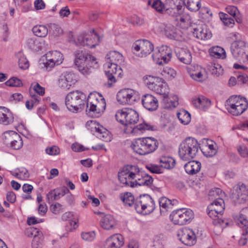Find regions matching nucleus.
Here are the masks:
<instances>
[{
  "mask_svg": "<svg viewBox=\"0 0 248 248\" xmlns=\"http://www.w3.org/2000/svg\"><path fill=\"white\" fill-rule=\"evenodd\" d=\"M106 62L104 65L109 87L116 82L115 76L120 77L122 69L120 65L124 62L123 55L117 51H110L106 56Z\"/></svg>",
  "mask_w": 248,
  "mask_h": 248,
  "instance_id": "f257e3e1",
  "label": "nucleus"
},
{
  "mask_svg": "<svg viewBox=\"0 0 248 248\" xmlns=\"http://www.w3.org/2000/svg\"><path fill=\"white\" fill-rule=\"evenodd\" d=\"M74 55L75 65L79 72L86 77L99 66L96 59L86 51L77 50Z\"/></svg>",
  "mask_w": 248,
  "mask_h": 248,
  "instance_id": "f03ea898",
  "label": "nucleus"
},
{
  "mask_svg": "<svg viewBox=\"0 0 248 248\" xmlns=\"http://www.w3.org/2000/svg\"><path fill=\"white\" fill-rule=\"evenodd\" d=\"M86 103V95L83 92L76 90L69 93L65 98L67 109L74 113L81 111Z\"/></svg>",
  "mask_w": 248,
  "mask_h": 248,
  "instance_id": "7ed1b4c3",
  "label": "nucleus"
},
{
  "mask_svg": "<svg viewBox=\"0 0 248 248\" xmlns=\"http://www.w3.org/2000/svg\"><path fill=\"white\" fill-rule=\"evenodd\" d=\"M131 147L135 153L146 155L154 152L157 148L158 142L153 138H139L132 141Z\"/></svg>",
  "mask_w": 248,
  "mask_h": 248,
  "instance_id": "20e7f679",
  "label": "nucleus"
},
{
  "mask_svg": "<svg viewBox=\"0 0 248 248\" xmlns=\"http://www.w3.org/2000/svg\"><path fill=\"white\" fill-rule=\"evenodd\" d=\"M199 148L197 140L192 137L187 138L179 145L180 157L184 160L192 159L197 155Z\"/></svg>",
  "mask_w": 248,
  "mask_h": 248,
  "instance_id": "39448f33",
  "label": "nucleus"
},
{
  "mask_svg": "<svg viewBox=\"0 0 248 248\" xmlns=\"http://www.w3.org/2000/svg\"><path fill=\"white\" fill-rule=\"evenodd\" d=\"M226 106L231 114L238 116L248 108V102L245 97L240 95H233L227 100Z\"/></svg>",
  "mask_w": 248,
  "mask_h": 248,
  "instance_id": "423d86ee",
  "label": "nucleus"
},
{
  "mask_svg": "<svg viewBox=\"0 0 248 248\" xmlns=\"http://www.w3.org/2000/svg\"><path fill=\"white\" fill-rule=\"evenodd\" d=\"M116 120L124 125H134L139 120V115L135 110L125 108L118 110L115 114Z\"/></svg>",
  "mask_w": 248,
  "mask_h": 248,
  "instance_id": "0eeeda50",
  "label": "nucleus"
},
{
  "mask_svg": "<svg viewBox=\"0 0 248 248\" xmlns=\"http://www.w3.org/2000/svg\"><path fill=\"white\" fill-rule=\"evenodd\" d=\"M134 207L138 213L147 215L154 211L155 209V203L150 196L144 194L136 199Z\"/></svg>",
  "mask_w": 248,
  "mask_h": 248,
  "instance_id": "6e6552de",
  "label": "nucleus"
},
{
  "mask_svg": "<svg viewBox=\"0 0 248 248\" xmlns=\"http://www.w3.org/2000/svg\"><path fill=\"white\" fill-rule=\"evenodd\" d=\"M194 217L192 210L181 208L173 211L170 215V219L175 225H183L189 223Z\"/></svg>",
  "mask_w": 248,
  "mask_h": 248,
  "instance_id": "1a4fd4ad",
  "label": "nucleus"
},
{
  "mask_svg": "<svg viewBox=\"0 0 248 248\" xmlns=\"http://www.w3.org/2000/svg\"><path fill=\"white\" fill-rule=\"evenodd\" d=\"M138 170V167L134 165H127L123 167L118 173V178L120 182L127 186L134 187V180L136 173Z\"/></svg>",
  "mask_w": 248,
  "mask_h": 248,
  "instance_id": "9d476101",
  "label": "nucleus"
},
{
  "mask_svg": "<svg viewBox=\"0 0 248 248\" xmlns=\"http://www.w3.org/2000/svg\"><path fill=\"white\" fill-rule=\"evenodd\" d=\"M152 58L154 61L158 65L168 63L172 55L171 49L167 46H162L154 49Z\"/></svg>",
  "mask_w": 248,
  "mask_h": 248,
  "instance_id": "9b49d317",
  "label": "nucleus"
},
{
  "mask_svg": "<svg viewBox=\"0 0 248 248\" xmlns=\"http://www.w3.org/2000/svg\"><path fill=\"white\" fill-rule=\"evenodd\" d=\"M154 50V45L147 40H139L132 46V51L137 57L143 58L150 54Z\"/></svg>",
  "mask_w": 248,
  "mask_h": 248,
  "instance_id": "f8f14e48",
  "label": "nucleus"
},
{
  "mask_svg": "<svg viewBox=\"0 0 248 248\" xmlns=\"http://www.w3.org/2000/svg\"><path fill=\"white\" fill-rule=\"evenodd\" d=\"M117 100L122 105H133L139 99V93L129 88L121 90L117 94Z\"/></svg>",
  "mask_w": 248,
  "mask_h": 248,
  "instance_id": "ddd939ff",
  "label": "nucleus"
},
{
  "mask_svg": "<svg viewBox=\"0 0 248 248\" xmlns=\"http://www.w3.org/2000/svg\"><path fill=\"white\" fill-rule=\"evenodd\" d=\"M45 56L46 61L43 64L47 70L51 69L55 65H60L64 60L63 54L57 50L49 51Z\"/></svg>",
  "mask_w": 248,
  "mask_h": 248,
  "instance_id": "4468645a",
  "label": "nucleus"
},
{
  "mask_svg": "<svg viewBox=\"0 0 248 248\" xmlns=\"http://www.w3.org/2000/svg\"><path fill=\"white\" fill-rule=\"evenodd\" d=\"M99 38L93 32L91 34H81L78 36L76 43L78 46H86L89 48H93L98 44Z\"/></svg>",
  "mask_w": 248,
  "mask_h": 248,
  "instance_id": "2eb2a0df",
  "label": "nucleus"
},
{
  "mask_svg": "<svg viewBox=\"0 0 248 248\" xmlns=\"http://www.w3.org/2000/svg\"><path fill=\"white\" fill-rule=\"evenodd\" d=\"M177 236L179 240L187 246H193L196 243V236L194 232L185 227L178 230Z\"/></svg>",
  "mask_w": 248,
  "mask_h": 248,
  "instance_id": "dca6fc26",
  "label": "nucleus"
},
{
  "mask_svg": "<svg viewBox=\"0 0 248 248\" xmlns=\"http://www.w3.org/2000/svg\"><path fill=\"white\" fill-rule=\"evenodd\" d=\"M78 81L76 75L73 72H66L62 73L59 79L60 87L63 89L68 90L74 86Z\"/></svg>",
  "mask_w": 248,
  "mask_h": 248,
  "instance_id": "f3484780",
  "label": "nucleus"
},
{
  "mask_svg": "<svg viewBox=\"0 0 248 248\" xmlns=\"http://www.w3.org/2000/svg\"><path fill=\"white\" fill-rule=\"evenodd\" d=\"M225 209L224 201L222 198H217V200H214L208 206L207 214L209 216L214 218L217 217L218 215H221Z\"/></svg>",
  "mask_w": 248,
  "mask_h": 248,
  "instance_id": "a211bd4d",
  "label": "nucleus"
},
{
  "mask_svg": "<svg viewBox=\"0 0 248 248\" xmlns=\"http://www.w3.org/2000/svg\"><path fill=\"white\" fill-rule=\"evenodd\" d=\"M138 172L136 173L134 183V187L137 186H150L153 182V178L146 174L143 171L141 170L138 167Z\"/></svg>",
  "mask_w": 248,
  "mask_h": 248,
  "instance_id": "6ab92c4d",
  "label": "nucleus"
},
{
  "mask_svg": "<svg viewBox=\"0 0 248 248\" xmlns=\"http://www.w3.org/2000/svg\"><path fill=\"white\" fill-rule=\"evenodd\" d=\"M248 48L246 43L243 41H235L231 46V52L233 57L237 60L244 58Z\"/></svg>",
  "mask_w": 248,
  "mask_h": 248,
  "instance_id": "aec40b11",
  "label": "nucleus"
},
{
  "mask_svg": "<svg viewBox=\"0 0 248 248\" xmlns=\"http://www.w3.org/2000/svg\"><path fill=\"white\" fill-rule=\"evenodd\" d=\"M124 244V238L119 233L114 234L108 237L104 244V248H121Z\"/></svg>",
  "mask_w": 248,
  "mask_h": 248,
  "instance_id": "412c9836",
  "label": "nucleus"
},
{
  "mask_svg": "<svg viewBox=\"0 0 248 248\" xmlns=\"http://www.w3.org/2000/svg\"><path fill=\"white\" fill-rule=\"evenodd\" d=\"M233 198L236 202L242 204L248 201V186L242 184L239 186L234 194Z\"/></svg>",
  "mask_w": 248,
  "mask_h": 248,
  "instance_id": "4be33fe9",
  "label": "nucleus"
},
{
  "mask_svg": "<svg viewBox=\"0 0 248 248\" xmlns=\"http://www.w3.org/2000/svg\"><path fill=\"white\" fill-rule=\"evenodd\" d=\"M87 101L89 103H93L98 107V111H104L106 103L104 98L99 93L94 92L90 93Z\"/></svg>",
  "mask_w": 248,
  "mask_h": 248,
  "instance_id": "5701e85b",
  "label": "nucleus"
},
{
  "mask_svg": "<svg viewBox=\"0 0 248 248\" xmlns=\"http://www.w3.org/2000/svg\"><path fill=\"white\" fill-rule=\"evenodd\" d=\"M142 104L143 107L149 111H155L158 107V100L150 94H145L142 96Z\"/></svg>",
  "mask_w": 248,
  "mask_h": 248,
  "instance_id": "b1692460",
  "label": "nucleus"
},
{
  "mask_svg": "<svg viewBox=\"0 0 248 248\" xmlns=\"http://www.w3.org/2000/svg\"><path fill=\"white\" fill-rule=\"evenodd\" d=\"M236 221L242 231V236L238 241L239 245L244 246L247 243L248 238V220L244 218L240 219L236 217Z\"/></svg>",
  "mask_w": 248,
  "mask_h": 248,
  "instance_id": "393cba45",
  "label": "nucleus"
},
{
  "mask_svg": "<svg viewBox=\"0 0 248 248\" xmlns=\"http://www.w3.org/2000/svg\"><path fill=\"white\" fill-rule=\"evenodd\" d=\"M14 116L12 112L7 108L0 107V124L7 125L12 124Z\"/></svg>",
  "mask_w": 248,
  "mask_h": 248,
  "instance_id": "a878e982",
  "label": "nucleus"
},
{
  "mask_svg": "<svg viewBox=\"0 0 248 248\" xmlns=\"http://www.w3.org/2000/svg\"><path fill=\"white\" fill-rule=\"evenodd\" d=\"M117 224L114 217L110 215H106L100 220V226L106 230H110L115 228Z\"/></svg>",
  "mask_w": 248,
  "mask_h": 248,
  "instance_id": "bb28decb",
  "label": "nucleus"
},
{
  "mask_svg": "<svg viewBox=\"0 0 248 248\" xmlns=\"http://www.w3.org/2000/svg\"><path fill=\"white\" fill-rule=\"evenodd\" d=\"M165 33L168 38L171 39L176 41H181L183 39L181 31L170 25L166 26Z\"/></svg>",
  "mask_w": 248,
  "mask_h": 248,
  "instance_id": "cd10ccee",
  "label": "nucleus"
},
{
  "mask_svg": "<svg viewBox=\"0 0 248 248\" xmlns=\"http://www.w3.org/2000/svg\"><path fill=\"white\" fill-rule=\"evenodd\" d=\"M163 80L162 78L151 75L146 76L144 77L145 84L150 90L155 92L158 86L163 81Z\"/></svg>",
  "mask_w": 248,
  "mask_h": 248,
  "instance_id": "c85d7f7f",
  "label": "nucleus"
},
{
  "mask_svg": "<svg viewBox=\"0 0 248 248\" xmlns=\"http://www.w3.org/2000/svg\"><path fill=\"white\" fill-rule=\"evenodd\" d=\"M45 41L42 39L35 37L27 39L26 45L28 47L34 51L41 50L44 46Z\"/></svg>",
  "mask_w": 248,
  "mask_h": 248,
  "instance_id": "c756f323",
  "label": "nucleus"
},
{
  "mask_svg": "<svg viewBox=\"0 0 248 248\" xmlns=\"http://www.w3.org/2000/svg\"><path fill=\"white\" fill-rule=\"evenodd\" d=\"M190 77L195 80L202 82L207 78L206 70L201 66H198L197 69L190 73Z\"/></svg>",
  "mask_w": 248,
  "mask_h": 248,
  "instance_id": "7c9ffc66",
  "label": "nucleus"
},
{
  "mask_svg": "<svg viewBox=\"0 0 248 248\" xmlns=\"http://www.w3.org/2000/svg\"><path fill=\"white\" fill-rule=\"evenodd\" d=\"M177 202V201L176 200L171 201L165 197L160 198L159 200V204L161 213H165L171 209L173 205Z\"/></svg>",
  "mask_w": 248,
  "mask_h": 248,
  "instance_id": "2f4dec72",
  "label": "nucleus"
},
{
  "mask_svg": "<svg viewBox=\"0 0 248 248\" xmlns=\"http://www.w3.org/2000/svg\"><path fill=\"white\" fill-rule=\"evenodd\" d=\"M184 5L183 0H166V6L167 11L171 9L173 14H177L181 10Z\"/></svg>",
  "mask_w": 248,
  "mask_h": 248,
  "instance_id": "473e14b6",
  "label": "nucleus"
},
{
  "mask_svg": "<svg viewBox=\"0 0 248 248\" xmlns=\"http://www.w3.org/2000/svg\"><path fill=\"white\" fill-rule=\"evenodd\" d=\"M176 56L181 62L185 64H188L191 62V54L190 52L186 49H178L176 51Z\"/></svg>",
  "mask_w": 248,
  "mask_h": 248,
  "instance_id": "72a5a7b5",
  "label": "nucleus"
},
{
  "mask_svg": "<svg viewBox=\"0 0 248 248\" xmlns=\"http://www.w3.org/2000/svg\"><path fill=\"white\" fill-rule=\"evenodd\" d=\"M184 168L187 173L193 175L197 173L200 170L201 164L198 161H189L185 165Z\"/></svg>",
  "mask_w": 248,
  "mask_h": 248,
  "instance_id": "f704fd0d",
  "label": "nucleus"
},
{
  "mask_svg": "<svg viewBox=\"0 0 248 248\" xmlns=\"http://www.w3.org/2000/svg\"><path fill=\"white\" fill-rule=\"evenodd\" d=\"M194 36L201 40H207L211 38L212 33L206 28L199 27L194 29Z\"/></svg>",
  "mask_w": 248,
  "mask_h": 248,
  "instance_id": "c9c22d12",
  "label": "nucleus"
},
{
  "mask_svg": "<svg viewBox=\"0 0 248 248\" xmlns=\"http://www.w3.org/2000/svg\"><path fill=\"white\" fill-rule=\"evenodd\" d=\"M192 103L196 108L202 109L209 107L211 104L210 101L203 96L193 99Z\"/></svg>",
  "mask_w": 248,
  "mask_h": 248,
  "instance_id": "e433bc0d",
  "label": "nucleus"
},
{
  "mask_svg": "<svg viewBox=\"0 0 248 248\" xmlns=\"http://www.w3.org/2000/svg\"><path fill=\"white\" fill-rule=\"evenodd\" d=\"M87 108L86 110L88 115L92 117H99L100 116L104 111H98V107L93 103H89L86 101Z\"/></svg>",
  "mask_w": 248,
  "mask_h": 248,
  "instance_id": "4c0bfd02",
  "label": "nucleus"
},
{
  "mask_svg": "<svg viewBox=\"0 0 248 248\" xmlns=\"http://www.w3.org/2000/svg\"><path fill=\"white\" fill-rule=\"evenodd\" d=\"M148 4L160 13L167 11L166 3L164 4L160 0H149L148 1Z\"/></svg>",
  "mask_w": 248,
  "mask_h": 248,
  "instance_id": "58836bf2",
  "label": "nucleus"
},
{
  "mask_svg": "<svg viewBox=\"0 0 248 248\" xmlns=\"http://www.w3.org/2000/svg\"><path fill=\"white\" fill-rule=\"evenodd\" d=\"M31 232L32 234L35 233L32 241V248H42L43 246L42 239L39 236V231L35 228H31Z\"/></svg>",
  "mask_w": 248,
  "mask_h": 248,
  "instance_id": "ea45409f",
  "label": "nucleus"
},
{
  "mask_svg": "<svg viewBox=\"0 0 248 248\" xmlns=\"http://www.w3.org/2000/svg\"><path fill=\"white\" fill-rule=\"evenodd\" d=\"M20 136L14 131H6L3 134V140L4 143L9 146L16 140H18Z\"/></svg>",
  "mask_w": 248,
  "mask_h": 248,
  "instance_id": "a19ab883",
  "label": "nucleus"
},
{
  "mask_svg": "<svg viewBox=\"0 0 248 248\" xmlns=\"http://www.w3.org/2000/svg\"><path fill=\"white\" fill-rule=\"evenodd\" d=\"M159 162L162 168L163 169H172L175 164V160L170 156H162L159 159Z\"/></svg>",
  "mask_w": 248,
  "mask_h": 248,
  "instance_id": "79ce46f5",
  "label": "nucleus"
},
{
  "mask_svg": "<svg viewBox=\"0 0 248 248\" xmlns=\"http://www.w3.org/2000/svg\"><path fill=\"white\" fill-rule=\"evenodd\" d=\"M210 55L214 58L224 59L226 57L224 49L219 46H213L209 49Z\"/></svg>",
  "mask_w": 248,
  "mask_h": 248,
  "instance_id": "37998d69",
  "label": "nucleus"
},
{
  "mask_svg": "<svg viewBox=\"0 0 248 248\" xmlns=\"http://www.w3.org/2000/svg\"><path fill=\"white\" fill-rule=\"evenodd\" d=\"M32 31L35 36L43 38L47 36L48 30L46 26L40 25L33 27Z\"/></svg>",
  "mask_w": 248,
  "mask_h": 248,
  "instance_id": "c03bdc74",
  "label": "nucleus"
},
{
  "mask_svg": "<svg viewBox=\"0 0 248 248\" xmlns=\"http://www.w3.org/2000/svg\"><path fill=\"white\" fill-rule=\"evenodd\" d=\"M96 134V136L105 142H109L111 140L112 136L110 132L103 126Z\"/></svg>",
  "mask_w": 248,
  "mask_h": 248,
  "instance_id": "a18cd8bd",
  "label": "nucleus"
},
{
  "mask_svg": "<svg viewBox=\"0 0 248 248\" xmlns=\"http://www.w3.org/2000/svg\"><path fill=\"white\" fill-rule=\"evenodd\" d=\"M177 115L181 123L185 125L188 124L191 121L190 113L185 109L180 110L177 113Z\"/></svg>",
  "mask_w": 248,
  "mask_h": 248,
  "instance_id": "49530a36",
  "label": "nucleus"
},
{
  "mask_svg": "<svg viewBox=\"0 0 248 248\" xmlns=\"http://www.w3.org/2000/svg\"><path fill=\"white\" fill-rule=\"evenodd\" d=\"M163 103L164 108H175L178 104V97L176 96H173L171 99L169 96L163 99Z\"/></svg>",
  "mask_w": 248,
  "mask_h": 248,
  "instance_id": "de8ad7c7",
  "label": "nucleus"
},
{
  "mask_svg": "<svg viewBox=\"0 0 248 248\" xmlns=\"http://www.w3.org/2000/svg\"><path fill=\"white\" fill-rule=\"evenodd\" d=\"M184 3L187 8L191 11H197L201 7L200 0H184Z\"/></svg>",
  "mask_w": 248,
  "mask_h": 248,
  "instance_id": "09e8293b",
  "label": "nucleus"
},
{
  "mask_svg": "<svg viewBox=\"0 0 248 248\" xmlns=\"http://www.w3.org/2000/svg\"><path fill=\"white\" fill-rule=\"evenodd\" d=\"M155 93L162 95L163 98L168 97L169 94V87L168 84L163 80V81L158 86Z\"/></svg>",
  "mask_w": 248,
  "mask_h": 248,
  "instance_id": "8fccbe9b",
  "label": "nucleus"
},
{
  "mask_svg": "<svg viewBox=\"0 0 248 248\" xmlns=\"http://www.w3.org/2000/svg\"><path fill=\"white\" fill-rule=\"evenodd\" d=\"M61 198L60 192V189L56 188L50 190L46 194V201L49 203H52L54 201L59 200Z\"/></svg>",
  "mask_w": 248,
  "mask_h": 248,
  "instance_id": "3c124183",
  "label": "nucleus"
},
{
  "mask_svg": "<svg viewBox=\"0 0 248 248\" xmlns=\"http://www.w3.org/2000/svg\"><path fill=\"white\" fill-rule=\"evenodd\" d=\"M102 126L95 120L88 121L86 124V128L95 135L99 131Z\"/></svg>",
  "mask_w": 248,
  "mask_h": 248,
  "instance_id": "603ef678",
  "label": "nucleus"
},
{
  "mask_svg": "<svg viewBox=\"0 0 248 248\" xmlns=\"http://www.w3.org/2000/svg\"><path fill=\"white\" fill-rule=\"evenodd\" d=\"M121 200L124 203L128 206H131L134 203V197L133 195L129 192H126L121 194L120 196Z\"/></svg>",
  "mask_w": 248,
  "mask_h": 248,
  "instance_id": "864d4df0",
  "label": "nucleus"
},
{
  "mask_svg": "<svg viewBox=\"0 0 248 248\" xmlns=\"http://www.w3.org/2000/svg\"><path fill=\"white\" fill-rule=\"evenodd\" d=\"M16 57L18 60V65L21 69H26L29 67V62L25 57L22 51L17 52L16 54Z\"/></svg>",
  "mask_w": 248,
  "mask_h": 248,
  "instance_id": "5fc2aeb1",
  "label": "nucleus"
},
{
  "mask_svg": "<svg viewBox=\"0 0 248 248\" xmlns=\"http://www.w3.org/2000/svg\"><path fill=\"white\" fill-rule=\"evenodd\" d=\"M161 75L168 79L174 78L176 75V72L173 68L170 67H165L161 70Z\"/></svg>",
  "mask_w": 248,
  "mask_h": 248,
  "instance_id": "6e6d98bb",
  "label": "nucleus"
},
{
  "mask_svg": "<svg viewBox=\"0 0 248 248\" xmlns=\"http://www.w3.org/2000/svg\"><path fill=\"white\" fill-rule=\"evenodd\" d=\"M49 33L54 37L59 36L63 33L61 27L56 23H50L49 25Z\"/></svg>",
  "mask_w": 248,
  "mask_h": 248,
  "instance_id": "4d7b16f0",
  "label": "nucleus"
},
{
  "mask_svg": "<svg viewBox=\"0 0 248 248\" xmlns=\"http://www.w3.org/2000/svg\"><path fill=\"white\" fill-rule=\"evenodd\" d=\"M219 15L220 18L224 25L230 27H233L234 24L233 18L230 17L228 14L224 13H220Z\"/></svg>",
  "mask_w": 248,
  "mask_h": 248,
  "instance_id": "13d9d810",
  "label": "nucleus"
},
{
  "mask_svg": "<svg viewBox=\"0 0 248 248\" xmlns=\"http://www.w3.org/2000/svg\"><path fill=\"white\" fill-rule=\"evenodd\" d=\"M226 11L230 16L235 18L237 22H241V19L238 17L239 11L236 7L234 6H228L226 8Z\"/></svg>",
  "mask_w": 248,
  "mask_h": 248,
  "instance_id": "bf43d9fd",
  "label": "nucleus"
},
{
  "mask_svg": "<svg viewBox=\"0 0 248 248\" xmlns=\"http://www.w3.org/2000/svg\"><path fill=\"white\" fill-rule=\"evenodd\" d=\"M209 70L212 74L218 77L223 73V69L221 66L218 63H211L209 66Z\"/></svg>",
  "mask_w": 248,
  "mask_h": 248,
  "instance_id": "052dcab7",
  "label": "nucleus"
},
{
  "mask_svg": "<svg viewBox=\"0 0 248 248\" xmlns=\"http://www.w3.org/2000/svg\"><path fill=\"white\" fill-rule=\"evenodd\" d=\"M154 126L151 124L144 121L143 123L139 124L133 128V131H140L141 132L146 130H153Z\"/></svg>",
  "mask_w": 248,
  "mask_h": 248,
  "instance_id": "680f3d73",
  "label": "nucleus"
},
{
  "mask_svg": "<svg viewBox=\"0 0 248 248\" xmlns=\"http://www.w3.org/2000/svg\"><path fill=\"white\" fill-rule=\"evenodd\" d=\"M224 194L221 189L215 188L210 191L208 195L210 199L217 200V198H222Z\"/></svg>",
  "mask_w": 248,
  "mask_h": 248,
  "instance_id": "e2e57ef3",
  "label": "nucleus"
},
{
  "mask_svg": "<svg viewBox=\"0 0 248 248\" xmlns=\"http://www.w3.org/2000/svg\"><path fill=\"white\" fill-rule=\"evenodd\" d=\"M205 150L208 152V154L206 155L207 156H213L215 155L217 152L216 144L212 141H210L208 142L207 145H205Z\"/></svg>",
  "mask_w": 248,
  "mask_h": 248,
  "instance_id": "0e129e2a",
  "label": "nucleus"
},
{
  "mask_svg": "<svg viewBox=\"0 0 248 248\" xmlns=\"http://www.w3.org/2000/svg\"><path fill=\"white\" fill-rule=\"evenodd\" d=\"M146 168L150 172L154 173H162L163 172V169L161 165H157L154 164H149L146 165Z\"/></svg>",
  "mask_w": 248,
  "mask_h": 248,
  "instance_id": "69168bd1",
  "label": "nucleus"
},
{
  "mask_svg": "<svg viewBox=\"0 0 248 248\" xmlns=\"http://www.w3.org/2000/svg\"><path fill=\"white\" fill-rule=\"evenodd\" d=\"M5 85L10 87H20L22 85L21 80L16 77H12L5 83Z\"/></svg>",
  "mask_w": 248,
  "mask_h": 248,
  "instance_id": "338daca9",
  "label": "nucleus"
},
{
  "mask_svg": "<svg viewBox=\"0 0 248 248\" xmlns=\"http://www.w3.org/2000/svg\"><path fill=\"white\" fill-rule=\"evenodd\" d=\"M95 236L96 234L94 231L82 232L81 233V237L82 239L86 241H93L95 239Z\"/></svg>",
  "mask_w": 248,
  "mask_h": 248,
  "instance_id": "774afa93",
  "label": "nucleus"
}]
</instances>
